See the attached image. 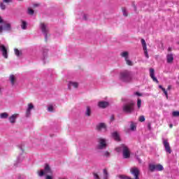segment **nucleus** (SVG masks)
<instances>
[{
	"instance_id": "58836bf2",
	"label": "nucleus",
	"mask_w": 179,
	"mask_h": 179,
	"mask_svg": "<svg viewBox=\"0 0 179 179\" xmlns=\"http://www.w3.org/2000/svg\"><path fill=\"white\" fill-rule=\"evenodd\" d=\"M162 91L164 92L166 99H169V94L167 93V91L166 90L165 88H162Z\"/></svg>"
},
{
	"instance_id": "e433bc0d",
	"label": "nucleus",
	"mask_w": 179,
	"mask_h": 179,
	"mask_svg": "<svg viewBox=\"0 0 179 179\" xmlns=\"http://www.w3.org/2000/svg\"><path fill=\"white\" fill-rule=\"evenodd\" d=\"M172 116L173 117H179V111L176 110V111L172 112Z\"/></svg>"
},
{
	"instance_id": "f8f14e48",
	"label": "nucleus",
	"mask_w": 179,
	"mask_h": 179,
	"mask_svg": "<svg viewBox=\"0 0 179 179\" xmlns=\"http://www.w3.org/2000/svg\"><path fill=\"white\" fill-rule=\"evenodd\" d=\"M13 0H3V2L0 3V8L1 10H5L6 9V5H9V3H12Z\"/></svg>"
},
{
	"instance_id": "bb28decb",
	"label": "nucleus",
	"mask_w": 179,
	"mask_h": 179,
	"mask_svg": "<svg viewBox=\"0 0 179 179\" xmlns=\"http://www.w3.org/2000/svg\"><path fill=\"white\" fill-rule=\"evenodd\" d=\"M164 168L162 166V164L155 165V171H163Z\"/></svg>"
},
{
	"instance_id": "20e7f679",
	"label": "nucleus",
	"mask_w": 179,
	"mask_h": 179,
	"mask_svg": "<svg viewBox=\"0 0 179 179\" xmlns=\"http://www.w3.org/2000/svg\"><path fill=\"white\" fill-rule=\"evenodd\" d=\"M39 29L43 33V36H45V41H47V40H48V36H50V29H48V25L44 22H41L39 24Z\"/></svg>"
},
{
	"instance_id": "ea45409f",
	"label": "nucleus",
	"mask_w": 179,
	"mask_h": 179,
	"mask_svg": "<svg viewBox=\"0 0 179 179\" xmlns=\"http://www.w3.org/2000/svg\"><path fill=\"white\" fill-rule=\"evenodd\" d=\"M94 179H100V176L96 173H93Z\"/></svg>"
},
{
	"instance_id": "cd10ccee",
	"label": "nucleus",
	"mask_w": 179,
	"mask_h": 179,
	"mask_svg": "<svg viewBox=\"0 0 179 179\" xmlns=\"http://www.w3.org/2000/svg\"><path fill=\"white\" fill-rule=\"evenodd\" d=\"M23 160H24V156H23L22 155L18 156L17 158V162L18 163H22V162H23Z\"/></svg>"
},
{
	"instance_id": "603ef678",
	"label": "nucleus",
	"mask_w": 179,
	"mask_h": 179,
	"mask_svg": "<svg viewBox=\"0 0 179 179\" xmlns=\"http://www.w3.org/2000/svg\"><path fill=\"white\" fill-rule=\"evenodd\" d=\"M15 166H17V164H15Z\"/></svg>"
},
{
	"instance_id": "f257e3e1",
	"label": "nucleus",
	"mask_w": 179,
	"mask_h": 179,
	"mask_svg": "<svg viewBox=\"0 0 179 179\" xmlns=\"http://www.w3.org/2000/svg\"><path fill=\"white\" fill-rule=\"evenodd\" d=\"M120 80H121V82L128 83V82H131V80H132V74L130 71H128V70H124L120 72Z\"/></svg>"
},
{
	"instance_id": "4be33fe9",
	"label": "nucleus",
	"mask_w": 179,
	"mask_h": 179,
	"mask_svg": "<svg viewBox=\"0 0 179 179\" xmlns=\"http://www.w3.org/2000/svg\"><path fill=\"white\" fill-rule=\"evenodd\" d=\"M14 52L17 58H20L23 55V52L17 48H14Z\"/></svg>"
},
{
	"instance_id": "7c9ffc66",
	"label": "nucleus",
	"mask_w": 179,
	"mask_h": 179,
	"mask_svg": "<svg viewBox=\"0 0 179 179\" xmlns=\"http://www.w3.org/2000/svg\"><path fill=\"white\" fill-rule=\"evenodd\" d=\"M27 13H28V15H30L31 16H33L34 15V10H33L30 8H28Z\"/></svg>"
},
{
	"instance_id": "c9c22d12",
	"label": "nucleus",
	"mask_w": 179,
	"mask_h": 179,
	"mask_svg": "<svg viewBox=\"0 0 179 179\" xmlns=\"http://www.w3.org/2000/svg\"><path fill=\"white\" fill-rule=\"evenodd\" d=\"M48 111H49L50 113H52L54 111V106L52 105H50L48 107Z\"/></svg>"
},
{
	"instance_id": "37998d69",
	"label": "nucleus",
	"mask_w": 179,
	"mask_h": 179,
	"mask_svg": "<svg viewBox=\"0 0 179 179\" xmlns=\"http://www.w3.org/2000/svg\"><path fill=\"white\" fill-rule=\"evenodd\" d=\"M20 150L23 153V152H24V148L23 147H20Z\"/></svg>"
},
{
	"instance_id": "ddd939ff",
	"label": "nucleus",
	"mask_w": 179,
	"mask_h": 179,
	"mask_svg": "<svg viewBox=\"0 0 179 179\" xmlns=\"http://www.w3.org/2000/svg\"><path fill=\"white\" fill-rule=\"evenodd\" d=\"M141 44L143 46V50L144 51L145 57L149 58V53H148V47L146 46V41L145 39H141Z\"/></svg>"
},
{
	"instance_id": "4468645a",
	"label": "nucleus",
	"mask_w": 179,
	"mask_h": 179,
	"mask_svg": "<svg viewBox=\"0 0 179 179\" xmlns=\"http://www.w3.org/2000/svg\"><path fill=\"white\" fill-rule=\"evenodd\" d=\"M73 87L74 89H78L79 87V83L75 81H70L68 83V89L71 90Z\"/></svg>"
},
{
	"instance_id": "dca6fc26",
	"label": "nucleus",
	"mask_w": 179,
	"mask_h": 179,
	"mask_svg": "<svg viewBox=\"0 0 179 179\" xmlns=\"http://www.w3.org/2000/svg\"><path fill=\"white\" fill-rule=\"evenodd\" d=\"M9 81L10 83L11 86H15V85H16V82H17V78H16V76L13 74L10 75Z\"/></svg>"
},
{
	"instance_id": "2eb2a0df",
	"label": "nucleus",
	"mask_w": 179,
	"mask_h": 179,
	"mask_svg": "<svg viewBox=\"0 0 179 179\" xmlns=\"http://www.w3.org/2000/svg\"><path fill=\"white\" fill-rule=\"evenodd\" d=\"M99 145H98V149H106L107 148V143L106 142V139L99 138Z\"/></svg>"
},
{
	"instance_id": "7ed1b4c3",
	"label": "nucleus",
	"mask_w": 179,
	"mask_h": 179,
	"mask_svg": "<svg viewBox=\"0 0 179 179\" xmlns=\"http://www.w3.org/2000/svg\"><path fill=\"white\" fill-rule=\"evenodd\" d=\"M117 152H122L124 159H129L131 157V151L128 146L122 145L116 148Z\"/></svg>"
},
{
	"instance_id": "f704fd0d",
	"label": "nucleus",
	"mask_w": 179,
	"mask_h": 179,
	"mask_svg": "<svg viewBox=\"0 0 179 179\" xmlns=\"http://www.w3.org/2000/svg\"><path fill=\"white\" fill-rule=\"evenodd\" d=\"M141 106H142V100H141V99H138V100H137V107H138V108H141Z\"/></svg>"
},
{
	"instance_id": "49530a36",
	"label": "nucleus",
	"mask_w": 179,
	"mask_h": 179,
	"mask_svg": "<svg viewBox=\"0 0 179 179\" xmlns=\"http://www.w3.org/2000/svg\"><path fill=\"white\" fill-rule=\"evenodd\" d=\"M159 89H162V90H163V89H164V87H163V86H162V85H159Z\"/></svg>"
},
{
	"instance_id": "864d4df0",
	"label": "nucleus",
	"mask_w": 179,
	"mask_h": 179,
	"mask_svg": "<svg viewBox=\"0 0 179 179\" xmlns=\"http://www.w3.org/2000/svg\"><path fill=\"white\" fill-rule=\"evenodd\" d=\"M0 93H1V88H0Z\"/></svg>"
},
{
	"instance_id": "473e14b6",
	"label": "nucleus",
	"mask_w": 179,
	"mask_h": 179,
	"mask_svg": "<svg viewBox=\"0 0 179 179\" xmlns=\"http://www.w3.org/2000/svg\"><path fill=\"white\" fill-rule=\"evenodd\" d=\"M130 129H131V131H136V126H135V124L134 122H131Z\"/></svg>"
},
{
	"instance_id": "8fccbe9b",
	"label": "nucleus",
	"mask_w": 179,
	"mask_h": 179,
	"mask_svg": "<svg viewBox=\"0 0 179 179\" xmlns=\"http://www.w3.org/2000/svg\"><path fill=\"white\" fill-rule=\"evenodd\" d=\"M169 127H170V128H173V124H171L169 125Z\"/></svg>"
},
{
	"instance_id": "6ab92c4d",
	"label": "nucleus",
	"mask_w": 179,
	"mask_h": 179,
	"mask_svg": "<svg viewBox=\"0 0 179 179\" xmlns=\"http://www.w3.org/2000/svg\"><path fill=\"white\" fill-rule=\"evenodd\" d=\"M98 106L100 108H106L110 106V103L108 101H102L98 103Z\"/></svg>"
},
{
	"instance_id": "f03ea898",
	"label": "nucleus",
	"mask_w": 179,
	"mask_h": 179,
	"mask_svg": "<svg viewBox=\"0 0 179 179\" xmlns=\"http://www.w3.org/2000/svg\"><path fill=\"white\" fill-rule=\"evenodd\" d=\"M0 34H2L3 31H11L12 25L6 21H3L2 17H0Z\"/></svg>"
},
{
	"instance_id": "aec40b11",
	"label": "nucleus",
	"mask_w": 179,
	"mask_h": 179,
	"mask_svg": "<svg viewBox=\"0 0 179 179\" xmlns=\"http://www.w3.org/2000/svg\"><path fill=\"white\" fill-rule=\"evenodd\" d=\"M120 57L124 59V61H127V59H129V52L127 51H124L120 53Z\"/></svg>"
},
{
	"instance_id": "09e8293b",
	"label": "nucleus",
	"mask_w": 179,
	"mask_h": 179,
	"mask_svg": "<svg viewBox=\"0 0 179 179\" xmlns=\"http://www.w3.org/2000/svg\"><path fill=\"white\" fill-rule=\"evenodd\" d=\"M34 8H36V7L38 6V4H34Z\"/></svg>"
},
{
	"instance_id": "a211bd4d",
	"label": "nucleus",
	"mask_w": 179,
	"mask_h": 179,
	"mask_svg": "<svg viewBox=\"0 0 179 179\" xmlns=\"http://www.w3.org/2000/svg\"><path fill=\"white\" fill-rule=\"evenodd\" d=\"M78 19H82V20H87V17H89V15L87 14H85V13L80 11L78 13Z\"/></svg>"
},
{
	"instance_id": "4c0bfd02",
	"label": "nucleus",
	"mask_w": 179,
	"mask_h": 179,
	"mask_svg": "<svg viewBox=\"0 0 179 179\" xmlns=\"http://www.w3.org/2000/svg\"><path fill=\"white\" fill-rule=\"evenodd\" d=\"M139 121L140 122H145V116L142 115L139 117Z\"/></svg>"
},
{
	"instance_id": "9d476101",
	"label": "nucleus",
	"mask_w": 179,
	"mask_h": 179,
	"mask_svg": "<svg viewBox=\"0 0 179 179\" xmlns=\"http://www.w3.org/2000/svg\"><path fill=\"white\" fill-rule=\"evenodd\" d=\"M17 117H19V114L17 113H15L11 116L8 117V122H10V124H11L12 125H15V124H16Z\"/></svg>"
},
{
	"instance_id": "0eeeda50",
	"label": "nucleus",
	"mask_w": 179,
	"mask_h": 179,
	"mask_svg": "<svg viewBox=\"0 0 179 179\" xmlns=\"http://www.w3.org/2000/svg\"><path fill=\"white\" fill-rule=\"evenodd\" d=\"M34 110V105L33 103H29L27 105V108L26 109L25 112V117L26 118H30L31 117V110Z\"/></svg>"
},
{
	"instance_id": "1a4fd4ad",
	"label": "nucleus",
	"mask_w": 179,
	"mask_h": 179,
	"mask_svg": "<svg viewBox=\"0 0 179 179\" xmlns=\"http://www.w3.org/2000/svg\"><path fill=\"white\" fill-rule=\"evenodd\" d=\"M163 145L165 148V151L166 153H169L171 155V148H170V143H169V141L167 139H164L163 140Z\"/></svg>"
},
{
	"instance_id": "a18cd8bd",
	"label": "nucleus",
	"mask_w": 179,
	"mask_h": 179,
	"mask_svg": "<svg viewBox=\"0 0 179 179\" xmlns=\"http://www.w3.org/2000/svg\"><path fill=\"white\" fill-rule=\"evenodd\" d=\"M136 96H142V94L139 93V92H136Z\"/></svg>"
},
{
	"instance_id": "c03bdc74",
	"label": "nucleus",
	"mask_w": 179,
	"mask_h": 179,
	"mask_svg": "<svg viewBox=\"0 0 179 179\" xmlns=\"http://www.w3.org/2000/svg\"><path fill=\"white\" fill-rule=\"evenodd\" d=\"M148 129H152V124L150 123H148Z\"/></svg>"
},
{
	"instance_id": "2f4dec72",
	"label": "nucleus",
	"mask_w": 179,
	"mask_h": 179,
	"mask_svg": "<svg viewBox=\"0 0 179 179\" xmlns=\"http://www.w3.org/2000/svg\"><path fill=\"white\" fill-rule=\"evenodd\" d=\"M122 12L123 13V16H124L125 17H127V16H128V11H127V8H122Z\"/></svg>"
},
{
	"instance_id": "c756f323",
	"label": "nucleus",
	"mask_w": 179,
	"mask_h": 179,
	"mask_svg": "<svg viewBox=\"0 0 179 179\" xmlns=\"http://www.w3.org/2000/svg\"><path fill=\"white\" fill-rule=\"evenodd\" d=\"M103 179H108V172L107 171V169H103Z\"/></svg>"
},
{
	"instance_id": "a878e982",
	"label": "nucleus",
	"mask_w": 179,
	"mask_h": 179,
	"mask_svg": "<svg viewBox=\"0 0 179 179\" xmlns=\"http://www.w3.org/2000/svg\"><path fill=\"white\" fill-rule=\"evenodd\" d=\"M21 29L26 30L27 29V22L24 20H21Z\"/></svg>"
},
{
	"instance_id": "79ce46f5",
	"label": "nucleus",
	"mask_w": 179,
	"mask_h": 179,
	"mask_svg": "<svg viewBox=\"0 0 179 179\" xmlns=\"http://www.w3.org/2000/svg\"><path fill=\"white\" fill-rule=\"evenodd\" d=\"M45 179H53V178H52V176L48 175L45 176Z\"/></svg>"
},
{
	"instance_id": "3c124183",
	"label": "nucleus",
	"mask_w": 179,
	"mask_h": 179,
	"mask_svg": "<svg viewBox=\"0 0 179 179\" xmlns=\"http://www.w3.org/2000/svg\"><path fill=\"white\" fill-rule=\"evenodd\" d=\"M168 51H171V48H169Z\"/></svg>"
},
{
	"instance_id": "b1692460",
	"label": "nucleus",
	"mask_w": 179,
	"mask_h": 179,
	"mask_svg": "<svg viewBox=\"0 0 179 179\" xmlns=\"http://www.w3.org/2000/svg\"><path fill=\"white\" fill-rule=\"evenodd\" d=\"M9 117V114L8 113L4 112L0 114V118L1 120H6Z\"/></svg>"
},
{
	"instance_id": "39448f33",
	"label": "nucleus",
	"mask_w": 179,
	"mask_h": 179,
	"mask_svg": "<svg viewBox=\"0 0 179 179\" xmlns=\"http://www.w3.org/2000/svg\"><path fill=\"white\" fill-rule=\"evenodd\" d=\"M134 106H135V103L132 101L124 103L122 106L124 113H126V114H131V113H132V111L134 110Z\"/></svg>"
},
{
	"instance_id": "72a5a7b5",
	"label": "nucleus",
	"mask_w": 179,
	"mask_h": 179,
	"mask_svg": "<svg viewBox=\"0 0 179 179\" xmlns=\"http://www.w3.org/2000/svg\"><path fill=\"white\" fill-rule=\"evenodd\" d=\"M127 65H129V66H132L134 65V63H132V61H131L129 59H127V60H124Z\"/></svg>"
},
{
	"instance_id": "5701e85b",
	"label": "nucleus",
	"mask_w": 179,
	"mask_h": 179,
	"mask_svg": "<svg viewBox=\"0 0 179 179\" xmlns=\"http://www.w3.org/2000/svg\"><path fill=\"white\" fill-rule=\"evenodd\" d=\"M112 136L115 139V141H120V134L117 131H114L112 133Z\"/></svg>"
},
{
	"instance_id": "393cba45",
	"label": "nucleus",
	"mask_w": 179,
	"mask_h": 179,
	"mask_svg": "<svg viewBox=\"0 0 179 179\" xmlns=\"http://www.w3.org/2000/svg\"><path fill=\"white\" fill-rule=\"evenodd\" d=\"M85 115L86 117H90L92 115V108L90 106H87L86 108Z\"/></svg>"
},
{
	"instance_id": "6e6552de",
	"label": "nucleus",
	"mask_w": 179,
	"mask_h": 179,
	"mask_svg": "<svg viewBox=\"0 0 179 179\" xmlns=\"http://www.w3.org/2000/svg\"><path fill=\"white\" fill-rule=\"evenodd\" d=\"M8 50H9V47L5 46L3 44L0 45V51L1 52V54L6 59H8Z\"/></svg>"
},
{
	"instance_id": "a19ab883",
	"label": "nucleus",
	"mask_w": 179,
	"mask_h": 179,
	"mask_svg": "<svg viewBox=\"0 0 179 179\" xmlns=\"http://www.w3.org/2000/svg\"><path fill=\"white\" fill-rule=\"evenodd\" d=\"M103 156L105 157H110V152H108V151H106L104 153H103Z\"/></svg>"
},
{
	"instance_id": "412c9836",
	"label": "nucleus",
	"mask_w": 179,
	"mask_h": 179,
	"mask_svg": "<svg viewBox=\"0 0 179 179\" xmlns=\"http://www.w3.org/2000/svg\"><path fill=\"white\" fill-rule=\"evenodd\" d=\"M174 61V55L173 54H168L166 55V62L168 64H171Z\"/></svg>"
},
{
	"instance_id": "9b49d317",
	"label": "nucleus",
	"mask_w": 179,
	"mask_h": 179,
	"mask_svg": "<svg viewBox=\"0 0 179 179\" xmlns=\"http://www.w3.org/2000/svg\"><path fill=\"white\" fill-rule=\"evenodd\" d=\"M96 131H102L103 132H107V125L106 123H99L96 127Z\"/></svg>"
},
{
	"instance_id": "423d86ee",
	"label": "nucleus",
	"mask_w": 179,
	"mask_h": 179,
	"mask_svg": "<svg viewBox=\"0 0 179 179\" xmlns=\"http://www.w3.org/2000/svg\"><path fill=\"white\" fill-rule=\"evenodd\" d=\"M37 173L39 177H43V176H45V174H52V171H51L50 165L46 164L45 165L44 171H38Z\"/></svg>"
},
{
	"instance_id": "c85d7f7f",
	"label": "nucleus",
	"mask_w": 179,
	"mask_h": 179,
	"mask_svg": "<svg viewBox=\"0 0 179 179\" xmlns=\"http://www.w3.org/2000/svg\"><path fill=\"white\" fill-rule=\"evenodd\" d=\"M149 170L150 171H156V165L155 164H150L149 165Z\"/></svg>"
},
{
	"instance_id": "de8ad7c7",
	"label": "nucleus",
	"mask_w": 179,
	"mask_h": 179,
	"mask_svg": "<svg viewBox=\"0 0 179 179\" xmlns=\"http://www.w3.org/2000/svg\"><path fill=\"white\" fill-rule=\"evenodd\" d=\"M171 89V85H169L168 86V90H170Z\"/></svg>"
},
{
	"instance_id": "f3484780",
	"label": "nucleus",
	"mask_w": 179,
	"mask_h": 179,
	"mask_svg": "<svg viewBox=\"0 0 179 179\" xmlns=\"http://www.w3.org/2000/svg\"><path fill=\"white\" fill-rule=\"evenodd\" d=\"M150 76L152 79L153 82H156V83H159V80L155 76V69H150Z\"/></svg>"
}]
</instances>
